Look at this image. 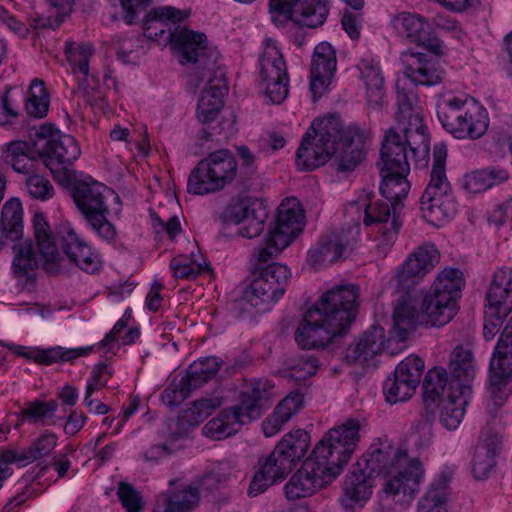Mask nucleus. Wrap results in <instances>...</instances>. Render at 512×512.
Masks as SVG:
<instances>
[{
	"label": "nucleus",
	"mask_w": 512,
	"mask_h": 512,
	"mask_svg": "<svg viewBox=\"0 0 512 512\" xmlns=\"http://www.w3.org/2000/svg\"><path fill=\"white\" fill-rule=\"evenodd\" d=\"M359 288L342 285L326 293L307 310L295 332L303 349L324 348L345 335L357 315Z\"/></svg>",
	"instance_id": "1"
},
{
	"label": "nucleus",
	"mask_w": 512,
	"mask_h": 512,
	"mask_svg": "<svg viewBox=\"0 0 512 512\" xmlns=\"http://www.w3.org/2000/svg\"><path fill=\"white\" fill-rule=\"evenodd\" d=\"M370 477L384 476L383 491L402 506H408L420 490L424 478L422 463L388 440L378 439L358 460Z\"/></svg>",
	"instance_id": "2"
},
{
	"label": "nucleus",
	"mask_w": 512,
	"mask_h": 512,
	"mask_svg": "<svg viewBox=\"0 0 512 512\" xmlns=\"http://www.w3.org/2000/svg\"><path fill=\"white\" fill-rule=\"evenodd\" d=\"M274 385L269 380L252 379L240 394V403L223 409L203 427L205 436L214 440L230 437L240 427L259 419L274 397Z\"/></svg>",
	"instance_id": "3"
},
{
	"label": "nucleus",
	"mask_w": 512,
	"mask_h": 512,
	"mask_svg": "<svg viewBox=\"0 0 512 512\" xmlns=\"http://www.w3.org/2000/svg\"><path fill=\"white\" fill-rule=\"evenodd\" d=\"M437 116L443 128L457 139H478L489 126L487 110L468 97L442 96L437 104Z\"/></svg>",
	"instance_id": "4"
},
{
	"label": "nucleus",
	"mask_w": 512,
	"mask_h": 512,
	"mask_svg": "<svg viewBox=\"0 0 512 512\" xmlns=\"http://www.w3.org/2000/svg\"><path fill=\"white\" fill-rule=\"evenodd\" d=\"M446 158L445 145L436 144L433 149L430 181L420 200L422 217L435 226H440L444 221L452 218L457 210L452 188L446 176Z\"/></svg>",
	"instance_id": "5"
},
{
	"label": "nucleus",
	"mask_w": 512,
	"mask_h": 512,
	"mask_svg": "<svg viewBox=\"0 0 512 512\" xmlns=\"http://www.w3.org/2000/svg\"><path fill=\"white\" fill-rule=\"evenodd\" d=\"M463 283L459 269H443L422 301L420 322L436 327L449 323L458 311Z\"/></svg>",
	"instance_id": "6"
},
{
	"label": "nucleus",
	"mask_w": 512,
	"mask_h": 512,
	"mask_svg": "<svg viewBox=\"0 0 512 512\" xmlns=\"http://www.w3.org/2000/svg\"><path fill=\"white\" fill-rule=\"evenodd\" d=\"M341 139V120L337 116L315 119L302 137L296 152L300 170L312 171L326 164L335 154Z\"/></svg>",
	"instance_id": "7"
},
{
	"label": "nucleus",
	"mask_w": 512,
	"mask_h": 512,
	"mask_svg": "<svg viewBox=\"0 0 512 512\" xmlns=\"http://www.w3.org/2000/svg\"><path fill=\"white\" fill-rule=\"evenodd\" d=\"M361 424L350 418L329 429L314 447L312 454L336 477L350 461L358 447Z\"/></svg>",
	"instance_id": "8"
},
{
	"label": "nucleus",
	"mask_w": 512,
	"mask_h": 512,
	"mask_svg": "<svg viewBox=\"0 0 512 512\" xmlns=\"http://www.w3.org/2000/svg\"><path fill=\"white\" fill-rule=\"evenodd\" d=\"M238 174V163L232 152L220 149L209 153L191 171L188 192L205 195L224 189Z\"/></svg>",
	"instance_id": "9"
},
{
	"label": "nucleus",
	"mask_w": 512,
	"mask_h": 512,
	"mask_svg": "<svg viewBox=\"0 0 512 512\" xmlns=\"http://www.w3.org/2000/svg\"><path fill=\"white\" fill-rule=\"evenodd\" d=\"M113 191L99 182H80L72 190L77 208L98 236L106 241H113L117 231L107 219L110 210L107 200Z\"/></svg>",
	"instance_id": "10"
},
{
	"label": "nucleus",
	"mask_w": 512,
	"mask_h": 512,
	"mask_svg": "<svg viewBox=\"0 0 512 512\" xmlns=\"http://www.w3.org/2000/svg\"><path fill=\"white\" fill-rule=\"evenodd\" d=\"M290 278L291 272L286 265L274 262L257 267L242 300L259 311H266L284 295Z\"/></svg>",
	"instance_id": "11"
},
{
	"label": "nucleus",
	"mask_w": 512,
	"mask_h": 512,
	"mask_svg": "<svg viewBox=\"0 0 512 512\" xmlns=\"http://www.w3.org/2000/svg\"><path fill=\"white\" fill-rule=\"evenodd\" d=\"M309 435L298 429L285 434L274 450L264 459L259 460V466L277 482L286 478L296 463L307 453Z\"/></svg>",
	"instance_id": "12"
},
{
	"label": "nucleus",
	"mask_w": 512,
	"mask_h": 512,
	"mask_svg": "<svg viewBox=\"0 0 512 512\" xmlns=\"http://www.w3.org/2000/svg\"><path fill=\"white\" fill-rule=\"evenodd\" d=\"M37 136L45 140L39 157L45 166L57 178V173L66 171L80 156L81 149L77 140L68 134L62 133L53 125H41Z\"/></svg>",
	"instance_id": "13"
},
{
	"label": "nucleus",
	"mask_w": 512,
	"mask_h": 512,
	"mask_svg": "<svg viewBox=\"0 0 512 512\" xmlns=\"http://www.w3.org/2000/svg\"><path fill=\"white\" fill-rule=\"evenodd\" d=\"M167 39L179 54L181 64H195L198 72L211 73L217 68V52L208 48L207 37L204 33L175 27L168 33Z\"/></svg>",
	"instance_id": "14"
},
{
	"label": "nucleus",
	"mask_w": 512,
	"mask_h": 512,
	"mask_svg": "<svg viewBox=\"0 0 512 512\" xmlns=\"http://www.w3.org/2000/svg\"><path fill=\"white\" fill-rule=\"evenodd\" d=\"M440 261V252L433 243L416 247L399 266L391 283L399 291L408 292L417 286Z\"/></svg>",
	"instance_id": "15"
},
{
	"label": "nucleus",
	"mask_w": 512,
	"mask_h": 512,
	"mask_svg": "<svg viewBox=\"0 0 512 512\" xmlns=\"http://www.w3.org/2000/svg\"><path fill=\"white\" fill-rule=\"evenodd\" d=\"M260 78L266 96L273 104L282 103L288 96V71L282 53L275 45H267L260 60Z\"/></svg>",
	"instance_id": "16"
},
{
	"label": "nucleus",
	"mask_w": 512,
	"mask_h": 512,
	"mask_svg": "<svg viewBox=\"0 0 512 512\" xmlns=\"http://www.w3.org/2000/svg\"><path fill=\"white\" fill-rule=\"evenodd\" d=\"M269 9L274 22L292 20L302 26H322L329 14L330 0H281Z\"/></svg>",
	"instance_id": "17"
},
{
	"label": "nucleus",
	"mask_w": 512,
	"mask_h": 512,
	"mask_svg": "<svg viewBox=\"0 0 512 512\" xmlns=\"http://www.w3.org/2000/svg\"><path fill=\"white\" fill-rule=\"evenodd\" d=\"M207 78V87L202 91L197 105V117L202 123L215 120L224 105V96L228 91L225 74L220 68L211 73L195 71L190 75V83L198 88Z\"/></svg>",
	"instance_id": "18"
},
{
	"label": "nucleus",
	"mask_w": 512,
	"mask_h": 512,
	"mask_svg": "<svg viewBox=\"0 0 512 512\" xmlns=\"http://www.w3.org/2000/svg\"><path fill=\"white\" fill-rule=\"evenodd\" d=\"M325 468L326 466L311 454L286 483L285 496L289 500L308 497L331 483L336 476Z\"/></svg>",
	"instance_id": "19"
},
{
	"label": "nucleus",
	"mask_w": 512,
	"mask_h": 512,
	"mask_svg": "<svg viewBox=\"0 0 512 512\" xmlns=\"http://www.w3.org/2000/svg\"><path fill=\"white\" fill-rule=\"evenodd\" d=\"M423 370L424 361L418 356L411 355L401 361L395 368L393 377H388L384 382L386 401L396 404L409 399L420 383Z\"/></svg>",
	"instance_id": "20"
},
{
	"label": "nucleus",
	"mask_w": 512,
	"mask_h": 512,
	"mask_svg": "<svg viewBox=\"0 0 512 512\" xmlns=\"http://www.w3.org/2000/svg\"><path fill=\"white\" fill-rule=\"evenodd\" d=\"M337 68L336 51L328 42L319 43L312 56L310 68V91L316 101L327 91Z\"/></svg>",
	"instance_id": "21"
},
{
	"label": "nucleus",
	"mask_w": 512,
	"mask_h": 512,
	"mask_svg": "<svg viewBox=\"0 0 512 512\" xmlns=\"http://www.w3.org/2000/svg\"><path fill=\"white\" fill-rule=\"evenodd\" d=\"M334 161L339 172L355 170L366 158L367 148L363 133L359 128L344 129L341 123V139L336 146Z\"/></svg>",
	"instance_id": "22"
},
{
	"label": "nucleus",
	"mask_w": 512,
	"mask_h": 512,
	"mask_svg": "<svg viewBox=\"0 0 512 512\" xmlns=\"http://www.w3.org/2000/svg\"><path fill=\"white\" fill-rule=\"evenodd\" d=\"M400 59L405 76L416 85H437L445 77V70L440 63L424 53L404 51Z\"/></svg>",
	"instance_id": "23"
},
{
	"label": "nucleus",
	"mask_w": 512,
	"mask_h": 512,
	"mask_svg": "<svg viewBox=\"0 0 512 512\" xmlns=\"http://www.w3.org/2000/svg\"><path fill=\"white\" fill-rule=\"evenodd\" d=\"M399 207L385 200L369 202L365 207L364 224L380 225L379 234L386 245H391L397 238L402 222L399 219Z\"/></svg>",
	"instance_id": "24"
},
{
	"label": "nucleus",
	"mask_w": 512,
	"mask_h": 512,
	"mask_svg": "<svg viewBox=\"0 0 512 512\" xmlns=\"http://www.w3.org/2000/svg\"><path fill=\"white\" fill-rule=\"evenodd\" d=\"M395 128L403 133V142L406 149L409 148L415 167L426 168L429 163L430 135L424 118H413L410 122L397 124Z\"/></svg>",
	"instance_id": "25"
},
{
	"label": "nucleus",
	"mask_w": 512,
	"mask_h": 512,
	"mask_svg": "<svg viewBox=\"0 0 512 512\" xmlns=\"http://www.w3.org/2000/svg\"><path fill=\"white\" fill-rule=\"evenodd\" d=\"M64 253L80 269L93 273L99 269L100 261L91 247L69 225L63 224L57 231Z\"/></svg>",
	"instance_id": "26"
},
{
	"label": "nucleus",
	"mask_w": 512,
	"mask_h": 512,
	"mask_svg": "<svg viewBox=\"0 0 512 512\" xmlns=\"http://www.w3.org/2000/svg\"><path fill=\"white\" fill-rule=\"evenodd\" d=\"M386 342L384 328L372 325L346 349L344 358L349 364L369 365L375 356L384 351Z\"/></svg>",
	"instance_id": "27"
},
{
	"label": "nucleus",
	"mask_w": 512,
	"mask_h": 512,
	"mask_svg": "<svg viewBox=\"0 0 512 512\" xmlns=\"http://www.w3.org/2000/svg\"><path fill=\"white\" fill-rule=\"evenodd\" d=\"M399 32L434 54L441 52V41L432 34L430 23L418 14L402 12L395 18Z\"/></svg>",
	"instance_id": "28"
},
{
	"label": "nucleus",
	"mask_w": 512,
	"mask_h": 512,
	"mask_svg": "<svg viewBox=\"0 0 512 512\" xmlns=\"http://www.w3.org/2000/svg\"><path fill=\"white\" fill-rule=\"evenodd\" d=\"M512 356L495 348L490 361L489 391L495 405L502 406L512 392Z\"/></svg>",
	"instance_id": "29"
},
{
	"label": "nucleus",
	"mask_w": 512,
	"mask_h": 512,
	"mask_svg": "<svg viewBox=\"0 0 512 512\" xmlns=\"http://www.w3.org/2000/svg\"><path fill=\"white\" fill-rule=\"evenodd\" d=\"M380 172H409L408 152L401 134L396 128H389L384 135L377 163Z\"/></svg>",
	"instance_id": "30"
},
{
	"label": "nucleus",
	"mask_w": 512,
	"mask_h": 512,
	"mask_svg": "<svg viewBox=\"0 0 512 512\" xmlns=\"http://www.w3.org/2000/svg\"><path fill=\"white\" fill-rule=\"evenodd\" d=\"M448 368L450 389L470 391L476 374V362L473 351L463 345H457L450 353Z\"/></svg>",
	"instance_id": "31"
},
{
	"label": "nucleus",
	"mask_w": 512,
	"mask_h": 512,
	"mask_svg": "<svg viewBox=\"0 0 512 512\" xmlns=\"http://www.w3.org/2000/svg\"><path fill=\"white\" fill-rule=\"evenodd\" d=\"M449 381L446 369L443 367H434L430 369L423 381V397L426 411L421 414L424 420L423 428H430L434 420V407L441 398H446L449 392Z\"/></svg>",
	"instance_id": "32"
},
{
	"label": "nucleus",
	"mask_w": 512,
	"mask_h": 512,
	"mask_svg": "<svg viewBox=\"0 0 512 512\" xmlns=\"http://www.w3.org/2000/svg\"><path fill=\"white\" fill-rule=\"evenodd\" d=\"M502 447L501 436L489 428L483 430L481 440L475 448L472 473L476 479H486L496 465V457Z\"/></svg>",
	"instance_id": "33"
},
{
	"label": "nucleus",
	"mask_w": 512,
	"mask_h": 512,
	"mask_svg": "<svg viewBox=\"0 0 512 512\" xmlns=\"http://www.w3.org/2000/svg\"><path fill=\"white\" fill-rule=\"evenodd\" d=\"M14 354L26 359L34 360L39 364L50 365L57 361H72L80 356H86L91 353L93 346L65 349L61 346L48 349L28 348L21 345L5 344Z\"/></svg>",
	"instance_id": "34"
},
{
	"label": "nucleus",
	"mask_w": 512,
	"mask_h": 512,
	"mask_svg": "<svg viewBox=\"0 0 512 512\" xmlns=\"http://www.w3.org/2000/svg\"><path fill=\"white\" fill-rule=\"evenodd\" d=\"M304 212L296 199H287L278 207L275 227L270 230L290 244L302 231Z\"/></svg>",
	"instance_id": "35"
},
{
	"label": "nucleus",
	"mask_w": 512,
	"mask_h": 512,
	"mask_svg": "<svg viewBox=\"0 0 512 512\" xmlns=\"http://www.w3.org/2000/svg\"><path fill=\"white\" fill-rule=\"evenodd\" d=\"M34 237L38 252L43 260V268L48 272L58 270L60 254L50 226L42 213H35L33 218Z\"/></svg>",
	"instance_id": "36"
},
{
	"label": "nucleus",
	"mask_w": 512,
	"mask_h": 512,
	"mask_svg": "<svg viewBox=\"0 0 512 512\" xmlns=\"http://www.w3.org/2000/svg\"><path fill=\"white\" fill-rule=\"evenodd\" d=\"M486 300L502 314L512 311V268L503 267L494 272Z\"/></svg>",
	"instance_id": "37"
},
{
	"label": "nucleus",
	"mask_w": 512,
	"mask_h": 512,
	"mask_svg": "<svg viewBox=\"0 0 512 512\" xmlns=\"http://www.w3.org/2000/svg\"><path fill=\"white\" fill-rule=\"evenodd\" d=\"M469 393L470 391L449 388L446 398H441L434 407L439 409V420L448 430L456 429L461 423Z\"/></svg>",
	"instance_id": "38"
},
{
	"label": "nucleus",
	"mask_w": 512,
	"mask_h": 512,
	"mask_svg": "<svg viewBox=\"0 0 512 512\" xmlns=\"http://www.w3.org/2000/svg\"><path fill=\"white\" fill-rule=\"evenodd\" d=\"M57 436L52 432H45L36 438L28 447L18 452H8L4 461H16L18 467H25L40 458L49 455L57 446Z\"/></svg>",
	"instance_id": "39"
},
{
	"label": "nucleus",
	"mask_w": 512,
	"mask_h": 512,
	"mask_svg": "<svg viewBox=\"0 0 512 512\" xmlns=\"http://www.w3.org/2000/svg\"><path fill=\"white\" fill-rule=\"evenodd\" d=\"M372 477L362 467L350 471L344 480L342 503L348 507L366 501L371 495Z\"/></svg>",
	"instance_id": "40"
},
{
	"label": "nucleus",
	"mask_w": 512,
	"mask_h": 512,
	"mask_svg": "<svg viewBox=\"0 0 512 512\" xmlns=\"http://www.w3.org/2000/svg\"><path fill=\"white\" fill-rule=\"evenodd\" d=\"M509 172L499 166L477 169L465 174L462 187L469 193H481L508 180Z\"/></svg>",
	"instance_id": "41"
},
{
	"label": "nucleus",
	"mask_w": 512,
	"mask_h": 512,
	"mask_svg": "<svg viewBox=\"0 0 512 512\" xmlns=\"http://www.w3.org/2000/svg\"><path fill=\"white\" fill-rule=\"evenodd\" d=\"M65 54L73 74L81 81L80 87L86 89L85 82L89 76V63L95 54L94 45L91 42L67 41Z\"/></svg>",
	"instance_id": "42"
},
{
	"label": "nucleus",
	"mask_w": 512,
	"mask_h": 512,
	"mask_svg": "<svg viewBox=\"0 0 512 512\" xmlns=\"http://www.w3.org/2000/svg\"><path fill=\"white\" fill-rule=\"evenodd\" d=\"M39 153L34 151L28 142L15 141L8 145L5 160L15 172L30 175L35 171L36 165L41 159Z\"/></svg>",
	"instance_id": "43"
},
{
	"label": "nucleus",
	"mask_w": 512,
	"mask_h": 512,
	"mask_svg": "<svg viewBox=\"0 0 512 512\" xmlns=\"http://www.w3.org/2000/svg\"><path fill=\"white\" fill-rule=\"evenodd\" d=\"M406 82L398 80L396 84L397 111L395 114L396 125L412 121L413 118H424L422 108L418 105V96L406 86Z\"/></svg>",
	"instance_id": "44"
},
{
	"label": "nucleus",
	"mask_w": 512,
	"mask_h": 512,
	"mask_svg": "<svg viewBox=\"0 0 512 512\" xmlns=\"http://www.w3.org/2000/svg\"><path fill=\"white\" fill-rule=\"evenodd\" d=\"M409 172H380L382 181L379 189L381 195L390 203H395L400 208V203L410 189L407 180Z\"/></svg>",
	"instance_id": "45"
},
{
	"label": "nucleus",
	"mask_w": 512,
	"mask_h": 512,
	"mask_svg": "<svg viewBox=\"0 0 512 512\" xmlns=\"http://www.w3.org/2000/svg\"><path fill=\"white\" fill-rule=\"evenodd\" d=\"M221 366L222 361L217 357H206L193 362L182 378L192 390H195L215 377Z\"/></svg>",
	"instance_id": "46"
},
{
	"label": "nucleus",
	"mask_w": 512,
	"mask_h": 512,
	"mask_svg": "<svg viewBox=\"0 0 512 512\" xmlns=\"http://www.w3.org/2000/svg\"><path fill=\"white\" fill-rule=\"evenodd\" d=\"M23 209L18 199L8 200L1 211V229L5 238L17 241L23 233Z\"/></svg>",
	"instance_id": "47"
},
{
	"label": "nucleus",
	"mask_w": 512,
	"mask_h": 512,
	"mask_svg": "<svg viewBox=\"0 0 512 512\" xmlns=\"http://www.w3.org/2000/svg\"><path fill=\"white\" fill-rule=\"evenodd\" d=\"M419 320V314L408 300L407 293L397 301L393 312V328L399 340L406 339L408 331L414 329Z\"/></svg>",
	"instance_id": "48"
},
{
	"label": "nucleus",
	"mask_w": 512,
	"mask_h": 512,
	"mask_svg": "<svg viewBox=\"0 0 512 512\" xmlns=\"http://www.w3.org/2000/svg\"><path fill=\"white\" fill-rule=\"evenodd\" d=\"M361 76L366 85V95L369 105L379 107L384 98V78L378 66L364 63Z\"/></svg>",
	"instance_id": "49"
},
{
	"label": "nucleus",
	"mask_w": 512,
	"mask_h": 512,
	"mask_svg": "<svg viewBox=\"0 0 512 512\" xmlns=\"http://www.w3.org/2000/svg\"><path fill=\"white\" fill-rule=\"evenodd\" d=\"M49 104V94L44 82L38 78L33 79L25 103L27 114L30 117L41 119L47 115Z\"/></svg>",
	"instance_id": "50"
},
{
	"label": "nucleus",
	"mask_w": 512,
	"mask_h": 512,
	"mask_svg": "<svg viewBox=\"0 0 512 512\" xmlns=\"http://www.w3.org/2000/svg\"><path fill=\"white\" fill-rule=\"evenodd\" d=\"M447 485V479L443 476L433 482L420 500L417 512H448Z\"/></svg>",
	"instance_id": "51"
},
{
	"label": "nucleus",
	"mask_w": 512,
	"mask_h": 512,
	"mask_svg": "<svg viewBox=\"0 0 512 512\" xmlns=\"http://www.w3.org/2000/svg\"><path fill=\"white\" fill-rule=\"evenodd\" d=\"M15 253L12 267L15 276L25 277L38 267V260L35 256L31 242L18 243L13 245Z\"/></svg>",
	"instance_id": "52"
},
{
	"label": "nucleus",
	"mask_w": 512,
	"mask_h": 512,
	"mask_svg": "<svg viewBox=\"0 0 512 512\" xmlns=\"http://www.w3.org/2000/svg\"><path fill=\"white\" fill-rule=\"evenodd\" d=\"M199 503V490L193 486L173 492L166 500L165 512H190Z\"/></svg>",
	"instance_id": "53"
},
{
	"label": "nucleus",
	"mask_w": 512,
	"mask_h": 512,
	"mask_svg": "<svg viewBox=\"0 0 512 512\" xmlns=\"http://www.w3.org/2000/svg\"><path fill=\"white\" fill-rule=\"evenodd\" d=\"M237 468V462L233 459H222L217 461L213 470L206 474L201 485L206 489L216 488L225 483Z\"/></svg>",
	"instance_id": "54"
},
{
	"label": "nucleus",
	"mask_w": 512,
	"mask_h": 512,
	"mask_svg": "<svg viewBox=\"0 0 512 512\" xmlns=\"http://www.w3.org/2000/svg\"><path fill=\"white\" fill-rule=\"evenodd\" d=\"M58 408V402L55 400L41 401L35 400L22 410L24 419L31 423L45 422L54 417Z\"/></svg>",
	"instance_id": "55"
},
{
	"label": "nucleus",
	"mask_w": 512,
	"mask_h": 512,
	"mask_svg": "<svg viewBox=\"0 0 512 512\" xmlns=\"http://www.w3.org/2000/svg\"><path fill=\"white\" fill-rule=\"evenodd\" d=\"M221 405L222 400L218 397L196 400L192 407L185 411V418L189 424L198 425Z\"/></svg>",
	"instance_id": "56"
},
{
	"label": "nucleus",
	"mask_w": 512,
	"mask_h": 512,
	"mask_svg": "<svg viewBox=\"0 0 512 512\" xmlns=\"http://www.w3.org/2000/svg\"><path fill=\"white\" fill-rule=\"evenodd\" d=\"M288 245L290 244L286 239L280 238L269 231L265 244L254 249V255L258 260V267H262L261 264L275 258Z\"/></svg>",
	"instance_id": "57"
},
{
	"label": "nucleus",
	"mask_w": 512,
	"mask_h": 512,
	"mask_svg": "<svg viewBox=\"0 0 512 512\" xmlns=\"http://www.w3.org/2000/svg\"><path fill=\"white\" fill-rule=\"evenodd\" d=\"M319 365V359L314 354H300L292 360L291 375L297 380H305L317 373Z\"/></svg>",
	"instance_id": "58"
},
{
	"label": "nucleus",
	"mask_w": 512,
	"mask_h": 512,
	"mask_svg": "<svg viewBox=\"0 0 512 512\" xmlns=\"http://www.w3.org/2000/svg\"><path fill=\"white\" fill-rule=\"evenodd\" d=\"M143 33L145 37L153 41L164 38L165 41L169 42L167 39L169 22L163 20L159 14H154V9H152L143 21Z\"/></svg>",
	"instance_id": "59"
},
{
	"label": "nucleus",
	"mask_w": 512,
	"mask_h": 512,
	"mask_svg": "<svg viewBox=\"0 0 512 512\" xmlns=\"http://www.w3.org/2000/svg\"><path fill=\"white\" fill-rule=\"evenodd\" d=\"M266 218L267 213L259 204L258 208L255 207L242 222L244 225L239 229V235L248 239L259 236L264 230Z\"/></svg>",
	"instance_id": "60"
},
{
	"label": "nucleus",
	"mask_w": 512,
	"mask_h": 512,
	"mask_svg": "<svg viewBox=\"0 0 512 512\" xmlns=\"http://www.w3.org/2000/svg\"><path fill=\"white\" fill-rule=\"evenodd\" d=\"M255 208V203L249 199L241 198L232 200L225 208L222 218L227 223L240 224Z\"/></svg>",
	"instance_id": "61"
},
{
	"label": "nucleus",
	"mask_w": 512,
	"mask_h": 512,
	"mask_svg": "<svg viewBox=\"0 0 512 512\" xmlns=\"http://www.w3.org/2000/svg\"><path fill=\"white\" fill-rule=\"evenodd\" d=\"M26 187L29 195L37 200L46 201L53 197L54 187L44 176L30 174L26 178Z\"/></svg>",
	"instance_id": "62"
},
{
	"label": "nucleus",
	"mask_w": 512,
	"mask_h": 512,
	"mask_svg": "<svg viewBox=\"0 0 512 512\" xmlns=\"http://www.w3.org/2000/svg\"><path fill=\"white\" fill-rule=\"evenodd\" d=\"M193 390L188 386L183 378L178 382L172 381L162 392L161 399L169 407L179 406L189 397Z\"/></svg>",
	"instance_id": "63"
},
{
	"label": "nucleus",
	"mask_w": 512,
	"mask_h": 512,
	"mask_svg": "<svg viewBox=\"0 0 512 512\" xmlns=\"http://www.w3.org/2000/svg\"><path fill=\"white\" fill-rule=\"evenodd\" d=\"M170 268L175 277L187 280L195 279L203 270L201 264L188 256L174 257L170 262Z\"/></svg>",
	"instance_id": "64"
}]
</instances>
